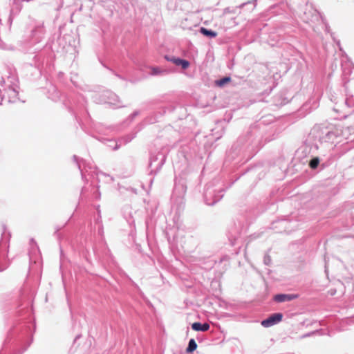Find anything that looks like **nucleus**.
Segmentation results:
<instances>
[{
    "instance_id": "1",
    "label": "nucleus",
    "mask_w": 354,
    "mask_h": 354,
    "mask_svg": "<svg viewBox=\"0 0 354 354\" xmlns=\"http://www.w3.org/2000/svg\"><path fill=\"white\" fill-rule=\"evenodd\" d=\"M283 317L282 314L275 313L272 315L268 319L262 321L261 325L264 327H270L281 321Z\"/></svg>"
},
{
    "instance_id": "2",
    "label": "nucleus",
    "mask_w": 354,
    "mask_h": 354,
    "mask_svg": "<svg viewBox=\"0 0 354 354\" xmlns=\"http://www.w3.org/2000/svg\"><path fill=\"white\" fill-rule=\"evenodd\" d=\"M165 58L168 61L174 63L175 65L180 66L183 69H186L189 66V62L185 59H182L174 57H169L167 56H166Z\"/></svg>"
},
{
    "instance_id": "3",
    "label": "nucleus",
    "mask_w": 354,
    "mask_h": 354,
    "mask_svg": "<svg viewBox=\"0 0 354 354\" xmlns=\"http://www.w3.org/2000/svg\"><path fill=\"white\" fill-rule=\"evenodd\" d=\"M297 297L295 295L279 294L276 295L274 299L277 302H284L286 301H291Z\"/></svg>"
},
{
    "instance_id": "4",
    "label": "nucleus",
    "mask_w": 354,
    "mask_h": 354,
    "mask_svg": "<svg viewBox=\"0 0 354 354\" xmlns=\"http://www.w3.org/2000/svg\"><path fill=\"white\" fill-rule=\"evenodd\" d=\"M192 328L195 331H207L209 328V325L207 323L202 324L199 322H194L192 325Z\"/></svg>"
},
{
    "instance_id": "5",
    "label": "nucleus",
    "mask_w": 354,
    "mask_h": 354,
    "mask_svg": "<svg viewBox=\"0 0 354 354\" xmlns=\"http://www.w3.org/2000/svg\"><path fill=\"white\" fill-rule=\"evenodd\" d=\"M201 32L204 35L209 37H216L217 36V32L212 31L211 30H207L205 28H201Z\"/></svg>"
},
{
    "instance_id": "6",
    "label": "nucleus",
    "mask_w": 354,
    "mask_h": 354,
    "mask_svg": "<svg viewBox=\"0 0 354 354\" xmlns=\"http://www.w3.org/2000/svg\"><path fill=\"white\" fill-rule=\"evenodd\" d=\"M197 348V344L194 339H191L189 342L188 347L186 349L187 353L194 351Z\"/></svg>"
},
{
    "instance_id": "7",
    "label": "nucleus",
    "mask_w": 354,
    "mask_h": 354,
    "mask_svg": "<svg viewBox=\"0 0 354 354\" xmlns=\"http://www.w3.org/2000/svg\"><path fill=\"white\" fill-rule=\"evenodd\" d=\"M231 80V78L230 77H223L219 80H217L216 81V85L218 86H224L225 84L230 82Z\"/></svg>"
},
{
    "instance_id": "8",
    "label": "nucleus",
    "mask_w": 354,
    "mask_h": 354,
    "mask_svg": "<svg viewBox=\"0 0 354 354\" xmlns=\"http://www.w3.org/2000/svg\"><path fill=\"white\" fill-rule=\"evenodd\" d=\"M319 163V158H313L310 163H309V165L310 167L312 168V169H315L317 167Z\"/></svg>"
},
{
    "instance_id": "9",
    "label": "nucleus",
    "mask_w": 354,
    "mask_h": 354,
    "mask_svg": "<svg viewBox=\"0 0 354 354\" xmlns=\"http://www.w3.org/2000/svg\"><path fill=\"white\" fill-rule=\"evenodd\" d=\"M157 73V70L154 69V73Z\"/></svg>"
}]
</instances>
